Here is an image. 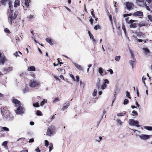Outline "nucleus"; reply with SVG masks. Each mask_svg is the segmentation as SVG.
Segmentation results:
<instances>
[{"instance_id":"62","label":"nucleus","mask_w":152,"mask_h":152,"mask_svg":"<svg viewBox=\"0 0 152 152\" xmlns=\"http://www.w3.org/2000/svg\"><path fill=\"white\" fill-rule=\"evenodd\" d=\"M80 85L81 86V87H83H83L84 84L83 83V82L81 81H80Z\"/></svg>"},{"instance_id":"55","label":"nucleus","mask_w":152,"mask_h":152,"mask_svg":"<svg viewBox=\"0 0 152 152\" xmlns=\"http://www.w3.org/2000/svg\"><path fill=\"white\" fill-rule=\"evenodd\" d=\"M104 83H105V84H106V83L108 84L109 82L108 80L107 79H105L104 80Z\"/></svg>"},{"instance_id":"27","label":"nucleus","mask_w":152,"mask_h":152,"mask_svg":"<svg viewBox=\"0 0 152 152\" xmlns=\"http://www.w3.org/2000/svg\"><path fill=\"white\" fill-rule=\"evenodd\" d=\"M107 87V85L105 83H104L101 86V88L102 89H105Z\"/></svg>"},{"instance_id":"45","label":"nucleus","mask_w":152,"mask_h":152,"mask_svg":"<svg viewBox=\"0 0 152 152\" xmlns=\"http://www.w3.org/2000/svg\"><path fill=\"white\" fill-rule=\"evenodd\" d=\"M45 146H48V145L49 144V142L47 140H45Z\"/></svg>"},{"instance_id":"21","label":"nucleus","mask_w":152,"mask_h":152,"mask_svg":"<svg viewBox=\"0 0 152 152\" xmlns=\"http://www.w3.org/2000/svg\"><path fill=\"white\" fill-rule=\"evenodd\" d=\"M7 141H5L2 144V146H4V147L5 149H7L8 147L7 145Z\"/></svg>"},{"instance_id":"4","label":"nucleus","mask_w":152,"mask_h":152,"mask_svg":"<svg viewBox=\"0 0 152 152\" xmlns=\"http://www.w3.org/2000/svg\"><path fill=\"white\" fill-rule=\"evenodd\" d=\"M25 109L24 107L21 105H19L17 108L16 113L18 114H22L24 113Z\"/></svg>"},{"instance_id":"11","label":"nucleus","mask_w":152,"mask_h":152,"mask_svg":"<svg viewBox=\"0 0 152 152\" xmlns=\"http://www.w3.org/2000/svg\"><path fill=\"white\" fill-rule=\"evenodd\" d=\"M73 64L77 69L83 71V68L82 66L74 62H73Z\"/></svg>"},{"instance_id":"13","label":"nucleus","mask_w":152,"mask_h":152,"mask_svg":"<svg viewBox=\"0 0 152 152\" xmlns=\"http://www.w3.org/2000/svg\"><path fill=\"white\" fill-rule=\"evenodd\" d=\"M69 105L70 104L69 102L65 103L64 104V106L61 109V110L64 111L65 110L67 109Z\"/></svg>"},{"instance_id":"23","label":"nucleus","mask_w":152,"mask_h":152,"mask_svg":"<svg viewBox=\"0 0 152 152\" xmlns=\"http://www.w3.org/2000/svg\"><path fill=\"white\" fill-rule=\"evenodd\" d=\"M96 86H97L98 88L99 89V88H100V80L99 78L98 79V81L96 83Z\"/></svg>"},{"instance_id":"34","label":"nucleus","mask_w":152,"mask_h":152,"mask_svg":"<svg viewBox=\"0 0 152 152\" xmlns=\"http://www.w3.org/2000/svg\"><path fill=\"white\" fill-rule=\"evenodd\" d=\"M136 27V24L135 23H132L130 25V28H135Z\"/></svg>"},{"instance_id":"44","label":"nucleus","mask_w":152,"mask_h":152,"mask_svg":"<svg viewBox=\"0 0 152 152\" xmlns=\"http://www.w3.org/2000/svg\"><path fill=\"white\" fill-rule=\"evenodd\" d=\"M130 93L128 91L126 92V96L129 98L130 99L131 97H130Z\"/></svg>"},{"instance_id":"29","label":"nucleus","mask_w":152,"mask_h":152,"mask_svg":"<svg viewBox=\"0 0 152 152\" xmlns=\"http://www.w3.org/2000/svg\"><path fill=\"white\" fill-rule=\"evenodd\" d=\"M59 101V98L58 97L55 98L53 100V103H55L56 102Z\"/></svg>"},{"instance_id":"38","label":"nucleus","mask_w":152,"mask_h":152,"mask_svg":"<svg viewBox=\"0 0 152 152\" xmlns=\"http://www.w3.org/2000/svg\"><path fill=\"white\" fill-rule=\"evenodd\" d=\"M129 64L130 65L132 66V68H133L134 67V61L132 60L129 61Z\"/></svg>"},{"instance_id":"12","label":"nucleus","mask_w":152,"mask_h":152,"mask_svg":"<svg viewBox=\"0 0 152 152\" xmlns=\"http://www.w3.org/2000/svg\"><path fill=\"white\" fill-rule=\"evenodd\" d=\"M133 15L134 16H143V12L141 11H137L135 12H134L133 14Z\"/></svg>"},{"instance_id":"40","label":"nucleus","mask_w":152,"mask_h":152,"mask_svg":"<svg viewBox=\"0 0 152 152\" xmlns=\"http://www.w3.org/2000/svg\"><path fill=\"white\" fill-rule=\"evenodd\" d=\"M12 68H10V67H9L7 69L4 70L6 72H9L11 70Z\"/></svg>"},{"instance_id":"57","label":"nucleus","mask_w":152,"mask_h":152,"mask_svg":"<svg viewBox=\"0 0 152 152\" xmlns=\"http://www.w3.org/2000/svg\"><path fill=\"white\" fill-rule=\"evenodd\" d=\"M34 142V139L33 138H31L30 139L29 142Z\"/></svg>"},{"instance_id":"54","label":"nucleus","mask_w":152,"mask_h":152,"mask_svg":"<svg viewBox=\"0 0 152 152\" xmlns=\"http://www.w3.org/2000/svg\"><path fill=\"white\" fill-rule=\"evenodd\" d=\"M35 151L36 152H40L41 151L39 149V148L38 147H37Z\"/></svg>"},{"instance_id":"17","label":"nucleus","mask_w":152,"mask_h":152,"mask_svg":"<svg viewBox=\"0 0 152 152\" xmlns=\"http://www.w3.org/2000/svg\"><path fill=\"white\" fill-rule=\"evenodd\" d=\"M142 49L144 51V53L145 54H148L150 52L149 50L147 48H143Z\"/></svg>"},{"instance_id":"64","label":"nucleus","mask_w":152,"mask_h":152,"mask_svg":"<svg viewBox=\"0 0 152 152\" xmlns=\"http://www.w3.org/2000/svg\"><path fill=\"white\" fill-rule=\"evenodd\" d=\"M20 152H28V150H23L21 151Z\"/></svg>"},{"instance_id":"53","label":"nucleus","mask_w":152,"mask_h":152,"mask_svg":"<svg viewBox=\"0 0 152 152\" xmlns=\"http://www.w3.org/2000/svg\"><path fill=\"white\" fill-rule=\"evenodd\" d=\"M76 81L77 82H78L79 81V76L78 75H77L76 77Z\"/></svg>"},{"instance_id":"31","label":"nucleus","mask_w":152,"mask_h":152,"mask_svg":"<svg viewBox=\"0 0 152 152\" xmlns=\"http://www.w3.org/2000/svg\"><path fill=\"white\" fill-rule=\"evenodd\" d=\"M129 100L127 99H125L124 101V105H126L128 104L129 103Z\"/></svg>"},{"instance_id":"26","label":"nucleus","mask_w":152,"mask_h":152,"mask_svg":"<svg viewBox=\"0 0 152 152\" xmlns=\"http://www.w3.org/2000/svg\"><path fill=\"white\" fill-rule=\"evenodd\" d=\"M47 102V101L45 99H44L43 101H42L40 103V105L42 106L45 103Z\"/></svg>"},{"instance_id":"2","label":"nucleus","mask_w":152,"mask_h":152,"mask_svg":"<svg viewBox=\"0 0 152 152\" xmlns=\"http://www.w3.org/2000/svg\"><path fill=\"white\" fill-rule=\"evenodd\" d=\"M56 127L53 126H51L49 127L47 131L46 134L47 135L50 136L52 134L55 133Z\"/></svg>"},{"instance_id":"6","label":"nucleus","mask_w":152,"mask_h":152,"mask_svg":"<svg viewBox=\"0 0 152 152\" xmlns=\"http://www.w3.org/2000/svg\"><path fill=\"white\" fill-rule=\"evenodd\" d=\"M30 86L32 88L35 87L37 86H39V83L38 81L32 80H30L29 83Z\"/></svg>"},{"instance_id":"14","label":"nucleus","mask_w":152,"mask_h":152,"mask_svg":"<svg viewBox=\"0 0 152 152\" xmlns=\"http://www.w3.org/2000/svg\"><path fill=\"white\" fill-rule=\"evenodd\" d=\"M27 70L29 71H36V69L34 66H31L28 68Z\"/></svg>"},{"instance_id":"59","label":"nucleus","mask_w":152,"mask_h":152,"mask_svg":"<svg viewBox=\"0 0 152 152\" xmlns=\"http://www.w3.org/2000/svg\"><path fill=\"white\" fill-rule=\"evenodd\" d=\"M129 51H130V53L131 54V55L132 54H133V50L130 49V48H129Z\"/></svg>"},{"instance_id":"35","label":"nucleus","mask_w":152,"mask_h":152,"mask_svg":"<svg viewBox=\"0 0 152 152\" xmlns=\"http://www.w3.org/2000/svg\"><path fill=\"white\" fill-rule=\"evenodd\" d=\"M36 114L37 115H42V112L39 110H37Z\"/></svg>"},{"instance_id":"37","label":"nucleus","mask_w":152,"mask_h":152,"mask_svg":"<svg viewBox=\"0 0 152 152\" xmlns=\"http://www.w3.org/2000/svg\"><path fill=\"white\" fill-rule=\"evenodd\" d=\"M97 91L96 89H95L94 90V92L92 94V95L94 96H96L97 94Z\"/></svg>"},{"instance_id":"28","label":"nucleus","mask_w":152,"mask_h":152,"mask_svg":"<svg viewBox=\"0 0 152 152\" xmlns=\"http://www.w3.org/2000/svg\"><path fill=\"white\" fill-rule=\"evenodd\" d=\"M29 91V89L28 88H26L23 90V93H26Z\"/></svg>"},{"instance_id":"39","label":"nucleus","mask_w":152,"mask_h":152,"mask_svg":"<svg viewBox=\"0 0 152 152\" xmlns=\"http://www.w3.org/2000/svg\"><path fill=\"white\" fill-rule=\"evenodd\" d=\"M34 106L36 107H39V105L38 102H37L36 103H34L33 104Z\"/></svg>"},{"instance_id":"50","label":"nucleus","mask_w":152,"mask_h":152,"mask_svg":"<svg viewBox=\"0 0 152 152\" xmlns=\"http://www.w3.org/2000/svg\"><path fill=\"white\" fill-rule=\"evenodd\" d=\"M13 55L16 57L19 56L18 54V53L17 52H16L15 53L13 54Z\"/></svg>"},{"instance_id":"1","label":"nucleus","mask_w":152,"mask_h":152,"mask_svg":"<svg viewBox=\"0 0 152 152\" xmlns=\"http://www.w3.org/2000/svg\"><path fill=\"white\" fill-rule=\"evenodd\" d=\"M18 14V11L17 10L15 11L14 13H13V10L10 11L8 16V19L9 23L11 25L15 22Z\"/></svg>"},{"instance_id":"51","label":"nucleus","mask_w":152,"mask_h":152,"mask_svg":"<svg viewBox=\"0 0 152 152\" xmlns=\"http://www.w3.org/2000/svg\"><path fill=\"white\" fill-rule=\"evenodd\" d=\"M28 19L30 20L34 18L33 17V16L32 15H30L28 17Z\"/></svg>"},{"instance_id":"30","label":"nucleus","mask_w":152,"mask_h":152,"mask_svg":"<svg viewBox=\"0 0 152 152\" xmlns=\"http://www.w3.org/2000/svg\"><path fill=\"white\" fill-rule=\"evenodd\" d=\"M53 145L52 143H50V146H49V152H50L53 149Z\"/></svg>"},{"instance_id":"47","label":"nucleus","mask_w":152,"mask_h":152,"mask_svg":"<svg viewBox=\"0 0 152 152\" xmlns=\"http://www.w3.org/2000/svg\"><path fill=\"white\" fill-rule=\"evenodd\" d=\"M69 76L72 78V79H73V81H75V79L73 75H72V74H70L69 75Z\"/></svg>"},{"instance_id":"61","label":"nucleus","mask_w":152,"mask_h":152,"mask_svg":"<svg viewBox=\"0 0 152 152\" xmlns=\"http://www.w3.org/2000/svg\"><path fill=\"white\" fill-rule=\"evenodd\" d=\"M145 7H146V8L147 10H149V11H150V9L149 8V6H148L147 5H146Z\"/></svg>"},{"instance_id":"10","label":"nucleus","mask_w":152,"mask_h":152,"mask_svg":"<svg viewBox=\"0 0 152 152\" xmlns=\"http://www.w3.org/2000/svg\"><path fill=\"white\" fill-rule=\"evenodd\" d=\"M4 118L8 121L12 120L13 118V117L10 115V114H7L6 115L4 116Z\"/></svg>"},{"instance_id":"15","label":"nucleus","mask_w":152,"mask_h":152,"mask_svg":"<svg viewBox=\"0 0 152 152\" xmlns=\"http://www.w3.org/2000/svg\"><path fill=\"white\" fill-rule=\"evenodd\" d=\"M5 60V58L1 56L0 58V63H1L2 64H4V61Z\"/></svg>"},{"instance_id":"58","label":"nucleus","mask_w":152,"mask_h":152,"mask_svg":"<svg viewBox=\"0 0 152 152\" xmlns=\"http://www.w3.org/2000/svg\"><path fill=\"white\" fill-rule=\"evenodd\" d=\"M90 38L91 39H93V38H94V36L92 34H90V36H89Z\"/></svg>"},{"instance_id":"46","label":"nucleus","mask_w":152,"mask_h":152,"mask_svg":"<svg viewBox=\"0 0 152 152\" xmlns=\"http://www.w3.org/2000/svg\"><path fill=\"white\" fill-rule=\"evenodd\" d=\"M132 115H137L138 114L137 112L134 110H133L132 112Z\"/></svg>"},{"instance_id":"18","label":"nucleus","mask_w":152,"mask_h":152,"mask_svg":"<svg viewBox=\"0 0 152 152\" xmlns=\"http://www.w3.org/2000/svg\"><path fill=\"white\" fill-rule=\"evenodd\" d=\"M8 2V4L9 7L10 8V11H12V9L11 7H12V2L10 0H7Z\"/></svg>"},{"instance_id":"9","label":"nucleus","mask_w":152,"mask_h":152,"mask_svg":"<svg viewBox=\"0 0 152 152\" xmlns=\"http://www.w3.org/2000/svg\"><path fill=\"white\" fill-rule=\"evenodd\" d=\"M12 102L15 104L16 107H18L20 105V102L16 99H12Z\"/></svg>"},{"instance_id":"60","label":"nucleus","mask_w":152,"mask_h":152,"mask_svg":"<svg viewBox=\"0 0 152 152\" xmlns=\"http://www.w3.org/2000/svg\"><path fill=\"white\" fill-rule=\"evenodd\" d=\"M122 28L123 30L124 31L125 30H126V29L125 28V26L124 24H123L122 25Z\"/></svg>"},{"instance_id":"7","label":"nucleus","mask_w":152,"mask_h":152,"mask_svg":"<svg viewBox=\"0 0 152 152\" xmlns=\"http://www.w3.org/2000/svg\"><path fill=\"white\" fill-rule=\"evenodd\" d=\"M140 138L142 140H147L149 138L151 135H148L145 134H141L140 135H138Z\"/></svg>"},{"instance_id":"56","label":"nucleus","mask_w":152,"mask_h":152,"mask_svg":"<svg viewBox=\"0 0 152 152\" xmlns=\"http://www.w3.org/2000/svg\"><path fill=\"white\" fill-rule=\"evenodd\" d=\"M134 21H135L134 20H130L129 21V23H131V24H132V23H133Z\"/></svg>"},{"instance_id":"63","label":"nucleus","mask_w":152,"mask_h":152,"mask_svg":"<svg viewBox=\"0 0 152 152\" xmlns=\"http://www.w3.org/2000/svg\"><path fill=\"white\" fill-rule=\"evenodd\" d=\"M30 124L31 126L33 125L34 124V123L33 121H31L30 122Z\"/></svg>"},{"instance_id":"41","label":"nucleus","mask_w":152,"mask_h":152,"mask_svg":"<svg viewBox=\"0 0 152 152\" xmlns=\"http://www.w3.org/2000/svg\"><path fill=\"white\" fill-rule=\"evenodd\" d=\"M100 28V27L99 25H96L94 27V28L96 30H97Z\"/></svg>"},{"instance_id":"32","label":"nucleus","mask_w":152,"mask_h":152,"mask_svg":"<svg viewBox=\"0 0 152 152\" xmlns=\"http://www.w3.org/2000/svg\"><path fill=\"white\" fill-rule=\"evenodd\" d=\"M120 58L121 56H116L115 57V60L116 61H119Z\"/></svg>"},{"instance_id":"52","label":"nucleus","mask_w":152,"mask_h":152,"mask_svg":"<svg viewBox=\"0 0 152 152\" xmlns=\"http://www.w3.org/2000/svg\"><path fill=\"white\" fill-rule=\"evenodd\" d=\"M107 71L110 72V74L111 75H112L113 74V70L112 69H109V70H108Z\"/></svg>"},{"instance_id":"8","label":"nucleus","mask_w":152,"mask_h":152,"mask_svg":"<svg viewBox=\"0 0 152 152\" xmlns=\"http://www.w3.org/2000/svg\"><path fill=\"white\" fill-rule=\"evenodd\" d=\"M126 6L127 9L130 11L133 9L134 4L133 3L129 2H127L126 4Z\"/></svg>"},{"instance_id":"24","label":"nucleus","mask_w":152,"mask_h":152,"mask_svg":"<svg viewBox=\"0 0 152 152\" xmlns=\"http://www.w3.org/2000/svg\"><path fill=\"white\" fill-rule=\"evenodd\" d=\"M144 128L148 130L151 131L152 130V127L149 126H144Z\"/></svg>"},{"instance_id":"16","label":"nucleus","mask_w":152,"mask_h":152,"mask_svg":"<svg viewBox=\"0 0 152 152\" xmlns=\"http://www.w3.org/2000/svg\"><path fill=\"white\" fill-rule=\"evenodd\" d=\"M20 2L19 0H15V2L14 7H16L20 5Z\"/></svg>"},{"instance_id":"42","label":"nucleus","mask_w":152,"mask_h":152,"mask_svg":"<svg viewBox=\"0 0 152 152\" xmlns=\"http://www.w3.org/2000/svg\"><path fill=\"white\" fill-rule=\"evenodd\" d=\"M146 79V77H144V76H143L142 77V81L145 85V80Z\"/></svg>"},{"instance_id":"20","label":"nucleus","mask_w":152,"mask_h":152,"mask_svg":"<svg viewBox=\"0 0 152 152\" xmlns=\"http://www.w3.org/2000/svg\"><path fill=\"white\" fill-rule=\"evenodd\" d=\"M98 71L101 75L102 76L104 75L102 74L103 73V70L102 67H100L99 68Z\"/></svg>"},{"instance_id":"33","label":"nucleus","mask_w":152,"mask_h":152,"mask_svg":"<svg viewBox=\"0 0 152 152\" xmlns=\"http://www.w3.org/2000/svg\"><path fill=\"white\" fill-rule=\"evenodd\" d=\"M30 2V0H29L28 1H25V4L26 6L28 7L29 5V3Z\"/></svg>"},{"instance_id":"36","label":"nucleus","mask_w":152,"mask_h":152,"mask_svg":"<svg viewBox=\"0 0 152 152\" xmlns=\"http://www.w3.org/2000/svg\"><path fill=\"white\" fill-rule=\"evenodd\" d=\"M7 0H1V2L2 5H5V2Z\"/></svg>"},{"instance_id":"25","label":"nucleus","mask_w":152,"mask_h":152,"mask_svg":"<svg viewBox=\"0 0 152 152\" xmlns=\"http://www.w3.org/2000/svg\"><path fill=\"white\" fill-rule=\"evenodd\" d=\"M0 129H1V130L2 131H3V130L4 131H9V129L8 128L6 127H4L2 128L0 126Z\"/></svg>"},{"instance_id":"19","label":"nucleus","mask_w":152,"mask_h":152,"mask_svg":"<svg viewBox=\"0 0 152 152\" xmlns=\"http://www.w3.org/2000/svg\"><path fill=\"white\" fill-rule=\"evenodd\" d=\"M147 25L144 22L142 21L140 22L138 24V26L140 27H141L143 26H145Z\"/></svg>"},{"instance_id":"49","label":"nucleus","mask_w":152,"mask_h":152,"mask_svg":"<svg viewBox=\"0 0 152 152\" xmlns=\"http://www.w3.org/2000/svg\"><path fill=\"white\" fill-rule=\"evenodd\" d=\"M4 31L8 33H10V30L7 28H6L4 29Z\"/></svg>"},{"instance_id":"48","label":"nucleus","mask_w":152,"mask_h":152,"mask_svg":"<svg viewBox=\"0 0 152 152\" xmlns=\"http://www.w3.org/2000/svg\"><path fill=\"white\" fill-rule=\"evenodd\" d=\"M116 121L118 124H119L120 126L121 125V120L118 119Z\"/></svg>"},{"instance_id":"5","label":"nucleus","mask_w":152,"mask_h":152,"mask_svg":"<svg viewBox=\"0 0 152 152\" xmlns=\"http://www.w3.org/2000/svg\"><path fill=\"white\" fill-rule=\"evenodd\" d=\"M0 109L1 113L3 117L7 114H10V111L6 107H1Z\"/></svg>"},{"instance_id":"22","label":"nucleus","mask_w":152,"mask_h":152,"mask_svg":"<svg viewBox=\"0 0 152 152\" xmlns=\"http://www.w3.org/2000/svg\"><path fill=\"white\" fill-rule=\"evenodd\" d=\"M45 40L50 45H53V43H52L51 39L49 38H47Z\"/></svg>"},{"instance_id":"3","label":"nucleus","mask_w":152,"mask_h":152,"mask_svg":"<svg viewBox=\"0 0 152 152\" xmlns=\"http://www.w3.org/2000/svg\"><path fill=\"white\" fill-rule=\"evenodd\" d=\"M129 124L131 126H135L137 127L140 126L139 125V122L133 119H129Z\"/></svg>"},{"instance_id":"43","label":"nucleus","mask_w":152,"mask_h":152,"mask_svg":"<svg viewBox=\"0 0 152 152\" xmlns=\"http://www.w3.org/2000/svg\"><path fill=\"white\" fill-rule=\"evenodd\" d=\"M148 18L149 20L151 21L152 22V16L151 15H148Z\"/></svg>"}]
</instances>
